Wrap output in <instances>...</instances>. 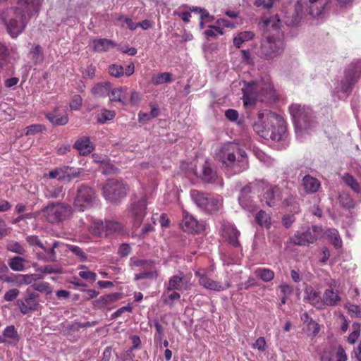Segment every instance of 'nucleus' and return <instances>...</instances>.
I'll return each mask as SVG.
<instances>
[{"instance_id":"obj_1","label":"nucleus","mask_w":361,"mask_h":361,"mask_svg":"<svg viewBox=\"0 0 361 361\" xmlns=\"http://www.w3.org/2000/svg\"><path fill=\"white\" fill-rule=\"evenodd\" d=\"M43 0H18L0 9V23L12 38H16L25 29L28 18L37 15Z\"/></svg>"},{"instance_id":"obj_2","label":"nucleus","mask_w":361,"mask_h":361,"mask_svg":"<svg viewBox=\"0 0 361 361\" xmlns=\"http://www.w3.org/2000/svg\"><path fill=\"white\" fill-rule=\"evenodd\" d=\"M252 128L261 137L273 141L281 140L286 133V126L283 117L267 110L258 114Z\"/></svg>"},{"instance_id":"obj_3","label":"nucleus","mask_w":361,"mask_h":361,"mask_svg":"<svg viewBox=\"0 0 361 361\" xmlns=\"http://www.w3.org/2000/svg\"><path fill=\"white\" fill-rule=\"evenodd\" d=\"M222 165L234 173H240L248 168L246 152L235 143H226L216 154Z\"/></svg>"},{"instance_id":"obj_4","label":"nucleus","mask_w":361,"mask_h":361,"mask_svg":"<svg viewBox=\"0 0 361 361\" xmlns=\"http://www.w3.org/2000/svg\"><path fill=\"white\" fill-rule=\"evenodd\" d=\"M242 90L245 106H252L257 101L264 102L275 96L273 85L268 77L257 82H245Z\"/></svg>"},{"instance_id":"obj_5","label":"nucleus","mask_w":361,"mask_h":361,"mask_svg":"<svg viewBox=\"0 0 361 361\" xmlns=\"http://www.w3.org/2000/svg\"><path fill=\"white\" fill-rule=\"evenodd\" d=\"M330 1L331 0H299L295 8V16L292 18L286 17L285 23L289 26L297 25L302 18L303 10L313 17L319 16L324 13Z\"/></svg>"},{"instance_id":"obj_6","label":"nucleus","mask_w":361,"mask_h":361,"mask_svg":"<svg viewBox=\"0 0 361 361\" xmlns=\"http://www.w3.org/2000/svg\"><path fill=\"white\" fill-rule=\"evenodd\" d=\"M361 75V61H356L348 66L342 80L337 82L335 87L336 93L346 94L350 92Z\"/></svg>"},{"instance_id":"obj_7","label":"nucleus","mask_w":361,"mask_h":361,"mask_svg":"<svg viewBox=\"0 0 361 361\" xmlns=\"http://www.w3.org/2000/svg\"><path fill=\"white\" fill-rule=\"evenodd\" d=\"M284 47L282 35L278 33L277 36H267L262 42L261 54L267 59H273L280 55Z\"/></svg>"},{"instance_id":"obj_8","label":"nucleus","mask_w":361,"mask_h":361,"mask_svg":"<svg viewBox=\"0 0 361 361\" xmlns=\"http://www.w3.org/2000/svg\"><path fill=\"white\" fill-rule=\"evenodd\" d=\"M147 201L145 197L134 200L128 209V217L134 226L138 227L146 216Z\"/></svg>"},{"instance_id":"obj_9","label":"nucleus","mask_w":361,"mask_h":361,"mask_svg":"<svg viewBox=\"0 0 361 361\" xmlns=\"http://www.w3.org/2000/svg\"><path fill=\"white\" fill-rule=\"evenodd\" d=\"M127 188L122 182L110 180L104 187V197L110 202H116L123 198L127 193Z\"/></svg>"},{"instance_id":"obj_10","label":"nucleus","mask_w":361,"mask_h":361,"mask_svg":"<svg viewBox=\"0 0 361 361\" xmlns=\"http://www.w3.org/2000/svg\"><path fill=\"white\" fill-rule=\"evenodd\" d=\"M44 216L51 223L63 221L71 216L72 209L70 206L57 204L47 206L44 210Z\"/></svg>"},{"instance_id":"obj_11","label":"nucleus","mask_w":361,"mask_h":361,"mask_svg":"<svg viewBox=\"0 0 361 361\" xmlns=\"http://www.w3.org/2000/svg\"><path fill=\"white\" fill-rule=\"evenodd\" d=\"M289 111L295 126L296 133L307 128L309 119V110L298 104H293L289 106Z\"/></svg>"},{"instance_id":"obj_12","label":"nucleus","mask_w":361,"mask_h":361,"mask_svg":"<svg viewBox=\"0 0 361 361\" xmlns=\"http://www.w3.org/2000/svg\"><path fill=\"white\" fill-rule=\"evenodd\" d=\"M195 276L198 278L199 284L203 288L213 291H223L231 286L229 281L222 283L214 281L207 276L205 269H199L195 273Z\"/></svg>"},{"instance_id":"obj_13","label":"nucleus","mask_w":361,"mask_h":361,"mask_svg":"<svg viewBox=\"0 0 361 361\" xmlns=\"http://www.w3.org/2000/svg\"><path fill=\"white\" fill-rule=\"evenodd\" d=\"M322 229L317 226L307 228L305 230L298 231L295 235L290 238L295 245H308L315 242L320 235Z\"/></svg>"},{"instance_id":"obj_14","label":"nucleus","mask_w":361,"mask_h":361,"mask_svg":"<svg viewBox=\"0 0 361 361\" xmlns=\"http://www.w3.org/2000/svg\"><path fill=\"white\" fill-rule=\"evenodd\" d=\"M95 200L94 190L87 186H81L78 188L76 197L74 200V207L80 211H84L90 207Z\"/></svg>"},{"instance_id":"obj_15","label":"nucleus","mask_w":361,"mask_h":361,"mask_svg":"<svg viewBox=\"0 0 361 361\" xmlns=\"http://www.w3.org/2000/svg\"><path fill=\"white\" fill-rule=\"evenodd\" d=\"M326 285L329 288L326 289L323 293L324 307L325 305L335 307L337 306L341 300V297L338 290H334L336 287L337 281L334 279H326Z\"/></svg>"},{"instance_id":"obj_16","label":"nucleus","mask_w":361,"mask_h":361,"mask_svg":"<svg viewBox=\"0 0 361 361\" xmlns=\"http://www.w3.org/2000/svg\"><path fill=\"white\" fill-rule=\"evenodd\" d=\"M192 284L190 280L186 279L182 272L172 276L165 283V288L169 290L184 291L190 290Z\"/></svg>"},{"instance_id":"obj_17","label":"nucleus","mask_w":361,"mask_h":361,"mask_svg":"<svg viewBox=\"0 0 361 361\" xmlns=\"http://www.w3.org/2000/svg\"><path fill=\"white\" fill-rule=\"evenodd\" d=\"M27 243L32 246H37L38 247L42 248L46 252V255H39V258L42 259L47 262H54L56 260V253L54 251V248L59 246V243L55 241L53 243L51 248L44 247V245L39 240V238L35 235H30L27 238Z\"/></svg>"},{"instance_id":"obj_18","label":"nucleus","mask_w":361,"mask_h":361,"mask_svg":"<svg viewBox=\"0 0 361 361\" xmlns=\"http://www.w3.org/2000/svg\"><path fill=\"white\" fill-rule=\"evenodd\" d=\"M348 355L342 345L326 348L321 355V361H348Z\"/></svg>"},{"instance_id":"obj_19","label":"nucleus","mask_w":361,"mask_h":361,"mask_svg":"<svg viewBox=\"0 0 361 361\" xmlns=\"http://www.w3.org/2000/svg\"><path fill=\"white\" fill-rule=\"evenodd\" d=\"M181 227L185 231L190 233H199L204 229L203 222H200L192 216L183 211Z\"/></svg>"},{"instance_id":"obj_20","label":"nucleus","mask_w":361,"mask_h":361,"mask_svg":"<svg viewBox=\"0 0 361 361\" xmlns=\"http://www.w3.org/2000/svg\"><path fill=\"white\" fill-rule=\"evenodd\" d=\"M221 233L230 244L233 246H237L238 245V238L240 235V232L232 224L227 221H223L221 223Z\"/></svg>"},{"instance_id":"obj_21","label":"nucleus","mask_w":361,"mask_h":361,"mask_svg":"<svg viewBox=\"0 0 361 361\" xmlns=\"http://www.w3.org/2000/svg\"><path fill=\"white\" fill-rule=\"evenodd\" d=\"M305 300L317 309L324 308L323 297L321 298L319 291L312 287L307 288L305 291Z\"/></svg>"},{"instance_id":"obj_22","label":"nucleus","mask_w":361,"mask_h":361,"mask_svg":"<svg viewBox=\"0 0 361 361\" xmlns=\"http://www.w3.org/2000/svg\"><path fill=\"white\" fill-rule=\"evenodd\" d=\"M264 189V199L268 206H274L278 201L282 199L283 197L279 194L278 187L273 188L271 185H266Z\"/></svg>"},{"instance_id":"obj_23","label":"nucleus","mask_w":361,"mask_h":361,"mask_svg":"<svg viewBox=\"0 0 361 361\" xmlns=\"http://www.w3.org/2000/svg\"><path fill=\"white\" fill-rule=\"evenodd\" d=\"M74 147L79 152L80 154L87 155L94 150V145L90 141V137L83 136L77 140L74 144Z\"/></svg>"},{"instance_id":"obj_24","label":"nucleus","mask_w":361,"mask_h":361,"mask_svg":"<svg viewBox=\"0 0 361 361\" xmlns=\"http://www.w3.org/2000/svg\"><path fill=\"white\" fill-rule=\"evenodd\" d=\"M93 49L97 52L107 51L116 46V44L108 39H96L92 41Z\"/></svg>"},{"instance_id":"obj_25","label":"nucleus","mask_w":361,"mask_h":361,"mask_svg":"<svg viewBox=\"0 0 361 361\" xmlns=\"http://www.w3.org/2000/svg\"><path fill=\"white\" fill-rule=\"evenodd\" d=\"M302 186L307 192L314 193L320 188L321 183L316 178L307 175L302 179Z\"/></svg>"},{"instance_id":"obj_26","label":"nucleus","mask_w":361,"mask_h":361,"mask_svg":"<svg viewBox=\"0 0 361 361\" xmlns=\"http://www.w3.org/2000/svg\"><path fill=\"white\" fill-rule=\"evenodd\" d=\"M17 304L20 310V312L23 314H27L30 311L35 310L38 305L37 301L32 298L29 297L25 298V301L18 300Z\"/></svg>"},{"instance_id":"obj_27","label":"nucleus","mask_w":361,"mask_h":361,"mask_svg":"<svg viewBox=\"0 0 361 361\" xmlns=\"http://www.w3.org/2000/svg\"><path fill=\"white\" fill-rule=\"evenodd\" d=\"M128 88L126 87H121L116 89H111L109 97L111 102H118L122 104V105H126L127 101L124 98V95L127 92Z\"/></svg>"},{"instance_id":"obj_28","label":"nucleus","mask_w":361,"mask_h":361,"mask_svg":"<svg viewBox=\"0 0 361 361\" xmlns=\"http://www.w3.org/2000/svg\"><path fill=\"white\" fill-rule=\"evenodd\" d=\"M47 118L51 123L59 126L66 124L68 121L67 114L66 113L61 114L59 109L55 110L54 112L47 114Z\"/></svg>"},{"instance_id":"obj_29","label":"nucleus","mask_w":361,"mask_h":361,"mask_svg":"<svg viewBox=\"0 0 361 361\" xmlns=\"http://www.w3.org/2000/svg\"><path fill=\"white\" fill-rule=\"evenodd\" d=\"M190 196L192 201L199 208L202 210L205 209L206 204L209 198V195L201 192L196 190H192L190 192Z\"/></svg>"},{"instance_id":"obj_30","label":"nucleus","mask_w":361,"mask_h":361,"mask_svg":"<svg viewBox=\"0 0 361 361\" xmlns=\"http://www.w3.org/2000/svg\"><path fill=\"white\" fill-rule=\"evenodd\" d=\"M111 90V84L109 82H102L96 84L92 88V93L95 97H103L106 96H109V92Z\"/></svg>"},{"instance_id":"obj_31","label":"nucleus","mask_w":361,"mask_h":361,"mask_svg":"<svg viewBox=\"0 0 361 361\" xmlns=\"http://www.w3.org/2000/svg\"><path fill=\"white\" fill-rule=\"evenodd\" d=\"M222 205V200L220 197H214L209 195V198L205 206L204 211L213 212L218 211Z\"/></svg>"},{"instance_id":"obj_32","label":"nucleus","mask_w":361,"mask_h":361,"mask_svg":"<svg viewBox=\"0 0 361 361\" xmlns=\"http://www.w3.org/2000/svg\"><path fill=\"white\" fill-rule=\"evenodd\" d=\"M200 177L208 183H211L216 179V173L211 169V165L208 161H205L202 166V173L200 175Z\"/></svg>"},{"instance_id":"obj_33","label":"nucleus","mask_w":361,"mask_h":361,"mask_svg":"<svg viewBox=\"0 0 361 361\" xmlns=\"http://www.w3.org/2000/svg\"><path fill=\"white\" fill-rule=\"evenodd\" d=\"M122 231L123 226L121 224L111 220L105 221V235L119 233Z\"/></svg>"},{"instance_id":"obj_34","label":"nucleus","mask_w":361,"mask_h":361,"mask_svg":"<svg viewBox=\"0 0 361 361\" xmlns=\"http://www.w3.org/2000/svg\"><path fill=\"white\" fill-rule=\"evenodd\" d=\"M257 223L262 227L269 229L271 225V217L269 214L261 210L255 216Z\"/></svg>"},{"instance_id":"obj_35","label":"nucleus","mask_w":361,"mask_h":361,"mask_svg":"<svg viewBox=\"0 0 361 361\" xmlns=\"http://www.w3.org/2000/svg\"><path fill=\"white\" fill-rule=\"evenodd\" d=\"M255 274L264 282H269L274 278V272L268 268H258L255 270Z\"/></svg>"},{"instance_id":"obj_36","label":"nucleus","mask_w":361,"mask_h":361,"mask_svg":"<svg viewBox=\"0 0 361 361\" xmlns=\"http://www.w3.org/2000/svg\"><path fill=\"white\" fill-rule=\"evenodd\" d=\"M165 290L162 294L161 298L164 304L172 305L175 301L180 298V295L175 290H169L165 288Z\"/></svg>"},{"instance_id":"obj_37","label":"nucleus","mask_w":361,"mask_h":361,"mask_svg":"<svg viewBox=\"0 0 361 361\" xmlns=\"http://www.w3.org/2000/svg\"><path fill=\"white\" fill-rule=\"evenodd\" d=\"M325 235L336 247L339 248L342 246V240L337 230L329 228L326 231Z\"/></svg>"},{"instance_id":"obj_38","label":"nucleus","mask_w":361,"mask_h":361,"mask_svg":"<svg viewBox=\"0 0 361 361\" xmlns=\"http://www.w3.org/2000/svg\"><path fill=\"white\" fill-rule=\"evenodd\" d=\"M342 180L350 187L353 191L359 193L361 190L360 185L356 179L349 173H344L341 177Z\"/></svg>"},{"instance_id":"obj_39","label":"nucleus","mask_w":361,"mask_h":361,"mask_svg":"<svg viewBox=\"0 0 361 361\" xmlns=\"http://www.w3.org/2000/svg\"><path fill=\"white\" fill-rule=\"evenodd\" d=\"M254 37V33L251 31H243L238 33L233 39V44L236 47H240L241 44Z\"/></svg>"},{"instance_id":"obj_40","label":"nucleus","mask_w":361,"mask_h":361,"mask_svg":"<svg viewBox=\"0 0 361 361\" xmlns=\"http://www.w3.org/2000/svg\"><path fill=\"white\" fill-rule=\"evenodd\" d=\"M263 26L267 29L273 28L274 30L276 31V36H277L278 33L281 34L279 30H278L280 25V20L278 16H274L271 17L269 19L264 18L262 20Z\"/></svg>"},{"instance_id":"obj_41","label":"nucleus","mask_w":361,"mask_h":361,"mask_svg":"<svg viewBox=\"0 0 361 361\" xmlns=\"http://www.w3.org/2000/svg\"><path fill=\"white\" fill-rule=\"evenodd\" d=\"M250 192V188L247 187L242 190L240 196L238 197V201L240 204L243 207L244 209L251 210L252 209V205H251V200L250 197H247V194Z\"/></svg>"},{"instance_id":"obj_42","label":"nucleus","mask_w":361,"mask_h":361,"mask_svg":"<svg viewBox=\"0 0 361 361\" xmlns=\"http://www.w3.org/2000/svg\"><path fill=\"white\" fill-rule=\"evenodd\" d=\"M42 275L39 274H18L16 276L17 281L20 284H30L33 281L42 279Z\"/></svg>"},{"instance_id":"obj_43","label":"nucleus","mask_w":361,"mask_h":361,"mask_svg":"<svg viewBox=\"0 0 361 361\" xmlns=\"http://www.w3.org/2000/svg\"><path fill=\"white\" fill-rule=\"evenodd\" d=\"M61 170L62 176H64V179H62V181H70L73 178L77 177L81 173L80 169L69 166L61 168Z\"/></svg>"},{"instance_id":"obj_44","label":"nucleus","mask_w":361,"mask_h":361,"mask_svg":"<svg viewBox=\"0 0 361 361\" xmlns=\"http://www.w3.org/2000/svg\"><path fill=\"white\" fill-rule=\"evenodd\" d=\"M92 159L96 163H101L103 166V172L105 173H114L116 171V169L110 164L109 163L105 161V159L98 154H92Z\"/></svg>"},{"instance_id":"obj_45","label":"nucleus","mask_w":361,"mask_h":361,"mask_svg":"<svg viewBox=\"0 0 361 361\" xmlns=\"http://www.w3.org/2000/svg\"><path fill=\"white\" fill-rule=\"evenodd\" d=\"M25 259L20 257H14L8 262L10 268L15 271H21L25 269Z\"/></svg>"},{"instance_id":"obj_46","label":"nucleus","mask_w":361,"mask_h":361,"mask_svg":"<svg viewBox=\"0 0 361 361\" xmlns=\"http://www.w3.org/2000/svg\"><path fill=\"white\" fill-rule=\"evenodd\" d=\"M90 228L97 235H102L105 233V223L98 219H93L90 225Z\"/></svg>"},{"instance_id":"obj_47","label":"nucleus","mask_w":361,"mask_h":361,"mask_svg":"<svg viewBox=\"0 0 361 361\" xmlns=\"http://www.w3.org/2000/svg\"><path fill=\"white\" fill-rule=\"evenodd\" d=\"M4 337L9 339L11 343H16L18 341V335L14 327V326L11 325L7 326L3 333Z\"/></svg>"},{"instance_id":"obj_48","label":"nucleus","mask_w":361,"mask_h":361,"mask_svg":"<svg viewBox=\"0 0 361 361\" xmlns=\"http://www.w3.org/2000/svg\"><path fill=\"white\" fill-rule=\"evenodd\" d=\"M116 22L118 25H121V27L126 26L132 30H134L138 27V25L136 23H134L131 18L123 16L118 17L116 19Z\"/></svg>"},{"instance_id":"obj_49","label":"nucleus","mask_w":361,"mask_h":361,"mask_svg":"<svg viewBox=\"0 0 361 361\" xmlns=\"http://www.w3.org/2000/svg\"><path fill=\"white\" fill-rule=\"evenodd\" d=\"M171 75L169 73L154 74L152 77V82L154 85H160L171 81Z\"/></svg>"},{"instance_id":"obj_50","label":"nucleus","mask_w":361,"mask_h":361,"mask_svg":"<svg viewBox=\"0 0 361 361\" xmlns=\"http://www.w3.org/2000/svg\"><path fill=\"white\" fill-rule=\"evenodd\" d=\"M115 111L104 109L97 115V121L104 123L107 121L112 120L115 117Z\"/></svg>"},{"instance_id":"obj_51","label":"nucleus","mask_w":361,"mask_h":361,"mask_svg":"<svg viewBox=\"0 0 361 361\" xmlns=\"http://www.w3.org/2000/svg\"><path fill=\"white\" fill-rule=\"evenodd\" d=\"M109 73L116 78H120L124 75L123 67L118 64H111L108 68Z\"/></svg>"},{"instance_id":"obj_52","label":"nucleus","mask_w":361,"mask_h":361,"mask_svg":"<svg viewBox=\"0 0 361 361\" xmlns=\"http://www.w3.org/2000/svg\"><path fill=\"white\" fill-rule=\"evenodd\" d=\"M339 201L343 207L347 208H353L355 206L354 200L348 194L344 192L339 195Z\"/></svg>"},{"instance_id":"obj_53","label":"nucleus","mask_w":361,"mask_h":361,"mask_svg":"<svg viewBox=\"0 0 361 361\" xmlns=\"http://www.w3.org/2000/svg\"><path fill=\"white\" fill-rule=\"evenodd\" d=\"M224 34V32L221 30L220 27L216 26H210L207 30L204 31V35L207 38L214 37L217 35H222Z\"/></svg>"},{"instance_id":"obj_54","label":"nucleus","mask_w":361,"mask_h":361,"mask_svg":"<svg viewBox=\"0 0 361 361\" xmlns=\"http://www.w3.org/2000/svg\"><path fill=\"white\" fill-rule=\"evenodd\" d=\"M8 51L4 45L0 42V68L6 66L8 61Z\"/></svg>"},{"instance_id":"obj_55","label":"nucleus","mask_w":361,"mask_h":361,"mask_svg":"<svg viewBox=\"0 0 361 361\" xmlns=\"http://www.w3.org/2000/svg\"><path fill=\"white\" fill-rule=\"evenodd\" d=\"M30 54L35 63L40 62L43 59L42 49L39 45L35 46L30 51Z\"/></svg>"},{"instance_id":"obj_56","label":"nucleus","mask_w":361,"mask_h":361,"mask_svg":"<svg viewBox=\"0 0 361 361\" xmlns=\"http://www.w3.org/2000/svg\"><path fill=\"white\" fill-rule=\"evenodd\" d=\"M237 23L233 20H227L225 18H219L216 20V25L218 27H220L223 30V28H235L237 25Z\"/></svg>"},{"instance_id":"obj_57","label":"nucleus","mask_w":361,"mask_h":361,"mask_svg":"<svg viewBox=\"0 0 361 361\" xmlns=\"http://www.w3.org/2000/svg\"><path fill=\"white\" fill-rule=\"evenodd\" d=\"M252 347L261 352L265 351L267 348L265 338L264 337H259L255 342L252 343Z\"/></svg>"},{"instance_id":"obj_58","label":"nucleus","mask_w":361,"mask_h":361,"mask_svg":"<svg viewBox=\"0 0 361 361\" xmlns=\"http://www.w3.org/2000/svg\"><path fill=\"white\" fill-rule=\"evenodd\" d=\"M34 289L46 294H50L52 292L51 288L47 283L39 282L34 285Z\"/></svg>"},{"instance_id":"obj_59","label":"nucleus","mask_w":361,"mask_h":361,"mask_svg":"<svg viewBox=\"0 0 361 361\" xmlns=\"http://www.w3.org/2000/svg\"><path fill=\"white\" fill-rule=\"evenodd\" d=\"M353 331L348 337V342L350 344H354L360 336V328L357 324L353 325Z\"/></svg>"},{"instance_id":"obj_60","label":"nucleus","mask_w":361,"mask_h":361,"mask_svg":"<svg viewBox=\"0 0 361 361\" xmlns=\"http://www.w3.org/2000/svg\"><path fill=\"white\" fill-rule=\"evenodd\" d=\"M158 276V272L157 271H143L135 274V279L140 280L143 279H156Z\"/></svg>"},{"instance_id":"obj_61","label":"nucleus","mask_w":361,"mask_h":361,"mask_svg":"<svg viewBox=\"0 0 361 361\" xmlns=\"http://www.w3.org/2000/svg\"><path fill=\"white\" fill-rule=\"evenodd\" d=\"M44 129V126L39 124H35L27 126L25 129L26 135H32L42 132Z\"/></svg>"},{"instance_id":"obj_62","label":"nucleus","mask_w":361,"mask_h":361,"mask_svg":"<svg viewBox=\"0 0 361 361\" xmlns=\"http://www.w3.org/2000/svg\"><path fill=\"white\" fill-rule=\"evenodd\" d=\"M47 196L50 197H59L62 193V188L60 186H50L47 189Z\"/></svg>"},{"instance_id":"obj_63","label":"nucleus","mask_w":361,"mask_h":361,"mask_svg":"<svg viewBox=\"0 0 361 361\" xmlns=\"http://www.w3.org/2000/svg\"><path fill=\"white\" fill-rule=\"evenodd\" d=\"M275 0H255L254 5L264 9H270L274 6Z\"/></svg>"},{"instance_id":"obj_64","label":"nucleus","mask_w":361,"mask_h":361,"mask_svg":"<svg viewBox=\"0 0 361 361\" xmlns=\"http://www.w3.org/2000/svg\"><path fill=\"white\" fill-rule=\"evenodd\" d=\"M345 307L348 309V312L353 315L361 317V307L351 303H347L345 305Z\"/></svg>"}]
</instances>
